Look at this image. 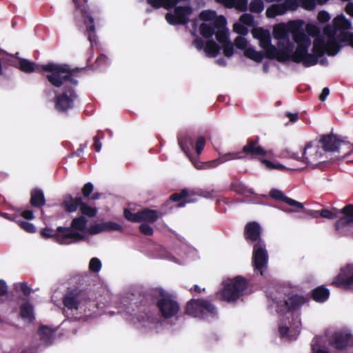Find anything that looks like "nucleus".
Returning <instances> with one entry per match:
<instances>
[{"label":"nucleus","instance_id":"obj_1","mask_svg":"<svg viewBox=\"0 0 353 353\" xmlns=\"http://www.w3.org/2000/svg\"><path fill=\"white\" fill-rule=\"evenodd\" d=\"M41 68L50 74L46 76L48 81L54 87L60 88L64 83L63 92L56 94L54 102V108L59 112L66 113L74 107V101L78 97L74 88L78 85L76 79L79 72L78 68L70 69L66 64L53 62L41 65Z\"/></svg>","mask_w":353,"mask_h":353},{"label":"nucleus","instance_id":"obj_2","mask_svg":"<svg viewBox=\"0 0 353 353\" xmlns=\"http://www.w3.org/2000/svg\"><path fill=\"white\" fill-rule=\"evenodd\" d=\"M159 298L156 299L153 292L140 294L134 302L136 308L133 311L140 320L149 319L155 308L159 309L161 316L170 319L176 316L180 310V305L174 294L165 292L162 288L156 290Z\"/></svg>","mask_w":353,"mask_h":353},{"label":"nucleus","instance_id":"obj_3","mask_svg":"<svg viewBox=\"0 0 353 353\" xmlns=\"http://www.w3.org/2000/svg\"><path fill=\"white\" fill-rule=\"evenodd\" d=\"M266 155V150L259 144V137L249 138L241 151L226 153L216 159L208 161L206 163V168H215L230 160L241 159L244 157L261 159Z\"/></svg>","mask_w":353,"mask_h":353},{"label":"nucleus","instance_id":"obj_4","mask_svg":"<svg viewBox=\"0 0 353 353\" xmlns=\"http://www.w3.org/2000/svg\"><path fill=\"white\" fill-rule=\"evenodd\" d=\"M223 288L217 294L220 299L228 303L236 301L243 296L248 287V281L241 276H237L223 283Z\"/></svg>","mask_w":353,"mask_h":353},{"label":"nucleus","instance_id":"obj_5","mask_svg":"<svg viewBox=\"0 0 353 353\" xmlns=\"http://www.w3.org/2000/svg\"><path fill=\"white\" fill-rule=\"evenodd\" d=\"M76 9H79L83 18V24L85 26V33L92 47L97 43L95 32L94 17L99 12L98 9H91L88 5V0H72Z\"/></svg>","mask_w":353,"mask_h":353},{"label":"nucleus","instance_id":"obj_6","mask_svg":"<svg viewBox=\"0 0 353 353\" xmlns=\"http://www.w3.org/2000/svg\"><path fill=\"white\" fill-rule=\"evenodd\" d=\"M40 233L43 238H51L54 241L62 245L79 242L85 239L82 234L63 226H59L55 232L51 228H45Z\"/></svg>","mask_w":353,"mask_h":353},{"label":"nucleus","instance_id":"obj_7","mask_svg":"<svg viewBox=\"0 0 353 353\" xmlns=\"http://www.w3.org/2000/svg\"><path fill=\"white\" fill-rule=\"evenodd\" d=\"M186 313L193 317L205 319L217 316L216 306L209 300L192 299L186 304Z\"/></svg>","mask_w":353,"mask_h":353},{"label":"nucleus","instance_id":"obj_8","mask_svg":"<svg viewBox=\"0 0 353 353\" xmlns=\"http://www.w3.org/2000/svg\"><path fill=\"white\" fill-rule=\"evenodd\" d=\"M9 67L18 68L25 73L35 71V64L33 62L23 58L17 59L0 48V76L3 75L4 70Z\"/></svg>","mask_w":353,"mask_h":353},{"label":"nucleus","instance_id":"obj_9","mask_svg":"<svg viewBox=\"0 0 353 353\" xmlns=\"http://www.w3.org/2000/svg\"><path fill=\"white\" fill-rule=\"evenodd\" d=\"M88 292L85 290H72L68 292L63 298V304L68 310H78L87 307L91 303Z\"/></svg>","mask_w":353,"mask_h":353},{"label":"nucleus","instance_id":"obj_10","mask_svg":"<svg viewBox=\"0 0 353 353\" xmlns=\"http://www.w3.org/2000/svg\"><path fill=\"white\" fill-rule=\"evenodd\" d=\"M306 301L305 296L299 294H292L283 300H274L277 312L283 314L299 310Z\"/></svg>","mask_w":353,"mask_h":353},{"label":"nucleus","instance_id":"obj_11","mask_svg":"<svg viewBox=\"0 0 353 353\" xmlns=\"http://www.w3.org/2000/svg\"><path fill=\"white\" fill-rule=\"evenodd\" d=\"M192 12V9L190 6H176L173 14L169 12L165 14V19L171 25H185L188 23Z\"/></svg>","mask_w":353,"mask_h":353},{"label":"nucleus","instance_id":"obj_12","mask_svg":"<svg viewBox=\"0 0 353 353\" xmlns=\"http://www.w3.org/2000/svg\"><path fill=\"white\" fill-rule=\"evenodd\" d=\"M332 284L345 290L353 289V263L342 268Z\"/></svg>","mask_w":353,"mask_h":353},{"label":"nucleus","instance_id":"obj_13","mask_svg":"<svg viewBox=\"0 0 353 353\" xmlns=\"http://www.w3.org/2000/svg\"><path fill=\"white\" fill-rule=\"evenodd\" d=\"M268 261V252L265 243L254 244L252 254V264L254 269L261 271Z\"/></svg>","mask_w":353,"mask_h":353},{"label":"nucleus","instance_id":"obj_14","mask_svg":"<svg viewBox=\"0 0 353 353\" xmlns=\"http://www.w3.org/2000/svg\"><path fill=\"white\" fill-rule=\"evenodd\" d=\"M262 228L256 221H250L246 223L244 228L243 236L248 243H265L261 239Z\"/></svg>","mask_w":353,"mask_h":353},{"label":"nucleus","instance_id":"obj_15","mask_svg":"<svg viewBox=\"0 0 353 353\" xmlns=\"http://www.w3.org/2000/svg\"><path fill=\"white\" fill-rule=\"evenodd\" d=\"M341 212L343 216L334 223V228L337 232L353 224V204L345 205Z\"/></svg>","mask_w":353,"mask_h":353},{"label":"nucleus","instance_id":"obj_16","mask_svg":"<svg viewBox=\"0 0 353 353\" xmlns=\"http://www.w3.org/2000/svg\"><path fill=\"white\" fill-rule=\"evenodd\" d=\"M270 196L275 200L283 201L288 205L293 207L294 208L290 210V212H300L301 210L303 209V204L302 203L288 197L283 192L277 189L271 190L270 192Z\"/></svg>","mask_w":353,"mask_h":353},{"label":"nucleus","instance_id":"obj_17","mask_svg":"<svg viewBox=\"0 0 353 353\" xmlns=\"http://www.w3.org/2000/svg\"><path fill=\"white\" fill-rule=\"evenodd\" d=\"M320 142L322 143L325 151L334 152L338 150L342 141L334 134H327L323 135Z\"/></svg>","mask_w":353,"mask_h":353},{"label":"nucleus","instance_id":"obj_18","mask_svg":"<svg viewBox=\"0 0 353 353\" xmlns=\"http://www.w3.org/2000/svg\"><path fill=\"white\" fill-rule=\"evenodd\" d=\"M189 192L187 189H183L180 192L172 194L168 200L164 203L163 206L168 207L172 202H178L176 205V208H182L190 201L188 199Z\"/></svg>","mask_w":353,"mask_h":353},{"label":"nucleus","instance_id":"obj_19","mask_svg":"<svg viewBox=\"0 0 353 353\" xmlns=\"http://www.w3.org/2000/svg\"><path fill=\"white\" fill-rule=\"evenodd\" d=\"M351 338L352 334L348 333H336L332 336L330 345L336 350H343L348 346Z\"/></svg>","mask_w":353,"mask_h":353},{"label":"nucleus","instance_id":"obj_20","mask_svg":"<svg viewBox=\"0 0 353 353\" xmlns=\"http://www.w3.org/2000/svg\"><path fill=\"white\" fill-rule=\"evenodd\" d=\"M82 201L81 196L74 198L71 194H68L64 196L61 206L68 213L74 212L77 210L79 207L80 208Z\"/></svg>","mask_w":353,"mask_h":353},{"label":"nucleus","instance_id":"obj_21","mask_svg":"<svg viewBox=\"0 0 353 353\" xmlns=\"http://www.w3.org/2000/svg\"><path fill=\"white\" fill-rule=\"evenodd\" d=\"M178 144L182 151L188 154L194 143V138L188 133L180 134L177 137Z\"/></svg>","mask_w":353,"mask_h":353},{"label":"nucleus","instance_id":"obj_22","mask_svg":"<svg viewBox=\"0 0 353 353\" xmlns=\"http://www.w3.org/2000/svg\"><path fill=\"white\" fill-rule=\"evenodd\" d=\"M162 216L163 214L161 212L155 210L144 208L140 210L141 222L154 223Z\"/></svg>","mask_w":353,"mask_h":353},{"label":"nucleus","instance_id":"obj_23","mask_svg":"<svg viewBox=\"0 0 353 353\" xmlns=\"http://www.w3.org/2000/svg\"><path fill=\"white\" fill-rule=\"evenodd\" d=\"M30 203L34 208H41L45 205L46 199L41 189L35 188L31 191Z\"/></svg>","mask_w":353,"mask_h":353},{"label":"nucleus","instance_id":"obj_24","mask_svg":"<svg viewBox=\"0 0 353 353\" xmlns=\"http://www.w3.org/2000/svg\"><path fill=\"white\" fill-rule=\"evenodd\" d=\"M330 296V291L323 285L319 286L311 292V297L314 301L318 303L326 301Z\"/></svg>","mask_w":353,"mask_h":353},{"label":"nucleus","instance_id":"obj_25","mask_svg":"<svg viewBox=\"0 0 353 353\" xmlns=\"http://www.w3.org/2000/svg\"><path fill=\"white\" fill-rule=\"evenodd\" d=\"M20 316L29 322L32 323L34 321L35 317L34 314L33 306L28 302L22 303L19 307Z\"/></svg>","mask_w":353,"mask_h":353},{"label":"nucleus","instance_id":"obj_26","mask_svg":"<svg viewBox=\"0 0 353 353\" xmlns=\"http://www.w3.org/2000/svg\"><path fill=\"white\" fill-rule=\"evenodd\" d=\"M312 51L317 58L323 56L326 52V45L325 41L323 37H317L314 40Z\"/></svg>","mask_w":353,"mask_h":353},{"label":"nucleus","instance_id":"obj_27","mask_svg":"<svg viewBox=\"0 0 353 353\" xmlns=\"http://www.w3.org/2000/svg\"><path fill=\"white\" fill-rule=\"evenodd\" d=\"M333 25L337 30H347L352 28V24L343 14H340L334 18Z\"/></svg>","mask_w":353,"mask_h":353},{"label":"nucleus","instance_id":"obj_28","mask_svg":"<svg viewBox=\"0 0 353 353\" xmlns=\"http://www.w3.org/2000/svg\"><path fill=\"white\" fill-rule=\"evenodd\" d=\"M87 219L83 216H79L74 218L72 220L70 227H65V228H70L74 232L80 231L85 232L86 230Z\"/></svg>","mask_w":353,"mask_h":353},{"label":"nucleus","instance_id":"obj_29","mask_svg":"<svg viewBox=\"0 0 353 353\" xmlns=\"http://www.w3.org/2000/svg\"><path fill=\"white\" fill-rule=\"evenodd\" d=\"M287 12V8L283 3L273 4L266 10V16L268 18H274L278 15H282Z\"/></svg>","mask_w":353,"mask_h":353},{"label":"nucleus","instance_id":"obj_30","mask_svg":"<svg viewBox=\"0 0 353 353\" xmlns=\"http://www.w3.org/2000/svg\"><path fill=\"white\" fill-rule=\"evenodd\" d=\"M308 48L306 46L298 45L294 52L291 54V61L296 63H302Z\"/></svg>","mask_w":353,"mask_h":353},{"label":"nucleus","instance_id":"obj_31","mask_svg":"<svg viewBox=\"0 0 353 353\" xmlns=\"http://www.w3.org/2000/svg\"><path fill=\"white\" fill-rule=\"evenodd\" d=\"M326 45V53L329 56L336 55L340 50L341 46L336 38H327Z\"/></svg>","mask_w":353,"mask_h":353},{"label":"nucleus","instance_id":"obj_32","mask_svg":"<svg viewBox=\"0 0 353 353\" xmlns=\"http://www.w3.org/2000/svg\"><path fill=\"white\" fill-rule=\"evenodd\" d=\"M220 50V46L214 40H208L204 48L208 56L211 57H216Z\"/></svg>","mask_w":353,"mask_h":353},{"label":"nucleus","instance_id":"obj_33","mask_svg":"<svg viewBox=\"0 0 353 353\" xmlns=\"http://www.w3.org/2000/svg\"><path fill=\"white\" fill-rule=\"evenodd\" d=\"M244 55L246 57H248L257 63L261 62L264 57V54L263 52L256 51L254 50V48H252V47L247 48L244 50Z\"/></svg>","mask_w":353,"mask_h":353},{"label":"nucleus","instance_id":"obj_34","mask_svg":"<svg viewBox=\"0 0 353 353\" xmlns=\"http://www.w3.org/2000/svg\"><path fill=\"white\" fill-rule=\"evenodd\" d=\"M38 335L41 341H49L52 336L53 330L48 325H41L38 328Z\"/></svg>","mask_w":353,"mask_h":353},{"label":"nucleus","instance_id":"obj_35","mask_svg":"<svg viewBox=\"0 0 353 353\" xmlns=\"http://www.w3.org/2000/svg\"><path fill=\"white\" fill-rule=\"evenodd\" d=\"M293 34V39L294 42H296L298 45L306 46L307 47H310L311 44V41L309 37H307L303 31H298V32H295Z\"/></svg>","mask_w":353,"mask_h":353},{"label":"nucleus","instance_id":"obj_36","mask_svg":"<svg viewBox=\"0 0 353 353\" xmlns=\"http://www.w3.org/2000/svg\"><path fill=\"white\" fill-rule=\"evenodd\" d=\"M230 190L241 195L251 193L250 190L243 183L239 181L231 183Z\"/></svg>","mask_w":353,"mask_h":353},{"label":"nucleus","instance_id":"obj_37","mask_svg":"<svg viewBox=\"0 0 353 353\" xmlns=\"http://www.w3.org/2000/svg\"><path fill=\"white\" fill-rule=\"evenodd\" d=\"M342 209L338 210L333 208L332 210L322 209L320 210V216L330 220H333L339 216V214H342L341 212Z\"/></svg>","mask_w":353,"mask_h":353},{"label":"nucleus","instance_id":"obj_38","mask_svg":"<svg viewBox=\"0 0 353 353\" xmlns=\"http://www.w3.org/2000/svg\"><path fill=\"white\" fill-rule=\"evenodd\" d=\"M199 30L201 34L206 39L211 38L215 33L213 26L205 23H202L200 25Z\"/></svg>","mask_w":353,"mask_h":353},{"label":"nucleus","instance_id":"obj_39","mask_svg":"<svg viewBox=\"0 0 353 353\" xmlns=\"http://www.w3.org/2000/svg\"><path fill=\"white\" fill-rule=\"evenodd\" d=\"M273 35L276 39L286 38L288 37V32L285 26L282 23L275 26L273 29Z\"/></svg>","mask_w":353,"mask_h":353},{"label":"nucleus","instance_id":"obj_40","mask_svg":"<svg viewBox=\"0 0 353 353\" xmlns=\"http://www.w3.org/2000/svg\"><path fill=\"white\" fill-rule=\"evenodd\" d=\"M228 8H236L241 12H245L248 8V0H230Z\"/></svg>","mask_w":353,"mask_h":353},{"label":"nucleus","instance_id":"obj_41","mask_svg":"<svg viewBox=\"0 0 353 353\" xmlns=\"http://www.w3.org/2000/svg\"><path fill=\"white\" fill-rule=\"evenodd\" d=\"M80 211L83 216H87L88 217H94L96 216L97 213V210L95 208H92L88 205L87 203H84L82 201L81 205L80 206Z\"/></svg>","mask_w":353,"mask_h":353},{"label":"nucleus","instance_id":"obj_42","mask_svg":"<svg viewBox=\"0 0 353 353\" xmlns=\"http://www.w3.org/2000/svg\"><path fill=\"white\" fill-rule=\"evenodd\" d=\"M123 216L126 220L130 222L141 223L140 210L136 213H133L130 209H124Z\"/></svg>","mask_w":353,"mask_h":353},{"label":"nucleus","instance_id":"obj_43","mask_svg":"<svg viewBox=\"0 0 353 353\" xmlns=\"http://www.w3.org/2000/svg\"><path fill=\"white\" fill-rule=\"evenodd\" d=\"M319 61V58H317L316 56H315L313 53L310 54L308 53V51H307L305 57L303 59V61L302 62V64L305 67L308 68L310 66L315 65L317 64Z\"/></svg>","mask_w":353,"mask_h":353},{"label":"nucleus","instance_id":"obj_44","mask_svg":"<svg viewBox=\"0 0 353 353\" xmlns=\"http://www.w3.org/2000/svg\"><path fill=\"white\" fill-rule=\"evenodd\" d=\"M250 12L254 13H260L264 9V3L262 0H252L250 3L249 8Z\"/></svg>","mask_w":353,"mask_h":353},{"label":"nucleus","instance_id":"obj_45","mask_svg":"<svg viewBox=\"0 0 353 353\" xmlns=\"http://www.w3.org/2000/svg\"><path fill=\"white\" fill-rule=\"evenodd\" d=\"M215 19L213 21V28L218 30H224L226 28L227 21L224 16L220 15L218 17H215Z\"/></svg>","mask_w":353,"mask_h":353},{"label":"nucleus","instance_id":"obj_46","mask_svg":"<svg viewBox=\"0 0 353 353\" xmlns=\"http://www.w3.org/2000/svg\"><path fill=\"white\" fill-rule=\"evenodd\" d=\"M214 34L216 40L222 45L230 41L227 29L218 30Z\"/></svg>","mask_w":353,"mask_h":353},{"label":"nucleus","instance_id":"obj_47","mask_svg":"<svg viewBox=\"0 0 353 353\" xmlns=\"http://www.w3.org/2000/svg\"><path fill=\"white\" fill-rule=\"evenodd\" d=\"M103 228L104 232L123 230V228L121 225L113 221H108L103 223Z\"/></svg>","mask_w":353,"mask_h":353},{"label":"nucleus","instance_id":"obj_48","mask_svg":"<svg viewBox=\"0 0 353 353\" xmlns=\"http://www.w3.org/2000/svg\"><path fill=\"white\" fill-rule=\"evenodd\" d=\"M288 49L279 50L276 57L275 58L278 61L283 63L287 61H291V54Z\"/></svg>","mask_w":353,"mask_h":353},{"label":"nucleus","instance_id":"obj_49","mask_svg":"<svg viewBox=\"0 0 353 353\" xmlns=\"http://www.w3.org/2000/svg\"><path fill=\"white\" fill-rule=\"evenodd\" d=\"M261 163L266 166L267 168L270 170H286L285 166L279 163H273L268 159H262Z\"/></svg>","mask_w":353,"mask_h":353},{"label":"nucleus","instance_id":"obj_50","mask_svg":"<svg viewBox=\"0 0 353 353\" xmlns=\"http://www.w3.org/2000/svg\"><path fill=\"white\" fill-rule=\"evenodd\" d=\"M302 24L303 22L301 20L290 21L288 23V29L292 34H294L298 32V31H302L301 29Z\"/></svg>","mask_w":353,"mask_h":353},{"label":"nucleus","instance_id":"obj_51","mask_svg":"<svg viewBox=\"0 0 353 353\" xmlns=\"http://www.w3.org/2000/svg\"><path fill=\"white\" fill-rule=\"evenodd\" d=\"M101 268V261L96 257L91 259L89 263V269L91 272H98L100 271Z\"/></svg>","mask_w":353,"mask_h":353},{"label":"nucleus","instance_id":"obj_52","mask_svg":"<svg viewBox=\"0 0 353 353\" xmlns=\"http://www.w3.org/2000/svg\"><path fill=\"white\" fill-rule=\"evenodd\" d=\"M253 37L259 40L264 39L267 36L270 35L268 30L263 29V28H255L252 31Z\"/></svg>","mask_w":353,"mask_h":353},{"label":"nucleus","instance_id":"obj_53","mask_svg":"<svg viewBox=\"0 0 353 353\" xmlns=\"http://www.w3.org/2000/svg\"><path fill=\"white\" fill-rule=\"evenodd\" d=\"M108 58L107 57V56L103 54H101L100 55H99V57L96 59L95 63L93 65V68L94 69H96L98 68L105 66L108 65Z\"/></svg>","mask_w":353,"mask_h":353},{"label":"nucleus","instance_id":"obj_54","mask_svg":"<svg viewBox=\"0 0 353 353\" xmlns=\"http://www.w3.org/2000/svg\"><path fill=\"white\" fill-rule=\"evenodd\" d=\"M18 224L21 229L29 233H34L36 232V228L32 223L20 221H18Z\"/></svg>","mask_w":353,"mask_h":353},{"label":"nucleus","instance_id":"obj_55","mask_svg":"<svg viewBox=\"0 0 353 353\" xmlns=\"http://www.w3.org/2000/svg\"><path fill=\"white\" fill-rule=\"evenodd\" d=\"M139 231L145 236H152L154 234L153 228L148 223H141L139 227Z\"/></svg>","mask_w":353,"mask_h":353},{"label":"nucleus","instance_id":"obj_56","mask_svg":"<svg viewBox=\"0 0 353 353\" xmlns=\"http://www.w3.org/2000/svg\"><path fill=\"white\" fill-rule=\"evenodd\" d=\"M205 145V139L204 137H199L195 143V150L198 155L201 154Z\"/></svg>","mask_w":353,"mask_h":353},{"label":"nucleus","instance_id":"obj_57","mask_svg":"<svg viewBox=\"0 0 353 353\" xmlns=\"http://www.w3.org/2000/svg\"><path fill=\"white\" fill-rule=\"evenodd\" d=\"M223 51L226 57H231L234 54L233 44L230 41L223 44Z\"/></svg>","mask_w":353,"mask_h":353},{"label":"nucleus","instance_id":"obj_58","mask_svg":"<svg viewBox=\"0 0 353 353\" xmlns=\"http://www.w3.org/2000/svg\"><path fill=\"white\" fill-rule=\"evenodd\" d=\"M336 32L337 30L334 25H327L323 29V33L327 36V38H336Z\"/></svg>","mask_w":353,"mask_h":353},{"label":"nucleus","instance_id":"obj_59","mask_svg":"<svg viewBox=\"0 0 353 353\" xmlns=\"http://www.w3.org/2000/svg\"><path fill=\"white\" fill-rule=\"evenodd\" d=\"M87 231L90 234H97L102 232H104L103 228V223L90 225L88 228Z\"/></svg>","mask_w":353,"mask_h":353},{"label":"nucleus","instance_id":"obj_60","mask_svg":"<svg viewBox=\"0 0 353 353\" xmlns=\"http://www.w3.org/2000/svg\"><path fill=\"white\" fill-rule=\"evenodd\" d=\"M265 51V57L270 59H275L276 57L277 53L279 52V50L273 45L267 48Z\"/></svg>","mask_w":353,"mask_h":353},{"label":"nucleus","instance_id":"obj_61","mask_svg":"<svg viewBox=\"0 0 353 353\" xmlns=\"http://www.w3.org/2000/svg\"><path fill=\"white\" fill-rule=\"evenodd\" d=\"M247 44L246 39L243 37L239 36L234 39V45L238 49L245 50L247 48Z\"/></svg>","mask_w":353,"mask_h":353},{"label":"nucleus","instance_id":"obj_62","mask_svg":"<svg viewBox=\"0 0 353 353\" xmlns=\"http://www.w3.org/2000/svg\"><path fill=\"white\" fill-rule=\"evenodd\" d=\"M94 186L92 183L88 182L82 188L81 192L84 197L88 198L93 192Z\"/></svg>","mask_w":353,"mask_h":353},{"label":"nucleus","instance_id":"obj_63","mask_svg":"<svg viewBox=\"0 0 353 353\" xmlns=\"http://www.w3.org/2000/svg\"><path fill=\"white\" fill-rule=\"evenodd\" d=\"M215 15L216 12L214 11L204 10L200 13L199 17L203 21H210L215 17Z\"/></svg>","mask_w":353,"mask_h":353},{"label":"nucleus","instance_id":"obj_64","mask_svg":"<svg viewBox=\"0 0 353 353\" xmlns=\"http://www.w3.org/2000/svg\"><path fill=\"white\" fill-rule=\"evenodd\" d=\"M239 20L243 24L251 26L253 23L254 17L250 14L245 13L240 17Z\"/></svg>","mask_w":353,"mask_h":353}]
</instances>
